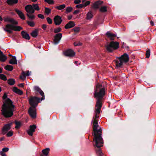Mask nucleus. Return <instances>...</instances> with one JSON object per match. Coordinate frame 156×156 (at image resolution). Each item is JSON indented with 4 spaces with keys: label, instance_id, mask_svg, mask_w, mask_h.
Instances as JSON below:
<instances>
[{
    "label": "nucleus",
    "instance_id": "obj_1",
    "mask_svg": "<svg viewBox=\"0 0 156 156\" xmlns=\"http://www.w3.org/2000/svg\"><path fill=\"white\" fill-rule=\"evenodd\" d=\"M105 87L100 84L97 85L94 93V97L97 101L95 106L94 115L92 120L93 133V141L95 145L98 148L103 146V141L101 137L102 131L101 128L98 125V119L100 116L102 106V100L105 94Z\"/></svg>",
    "mask_w": 156,
    "mask_h": 156
},
{
    "label": "nucleus",
    "instance_id": "obj_2",
    "mask_svg": "<svg viewBox=\"0 0 156 156\" xmlns=\"http://www.w3.org/2000/svg\"><path fill=\"white\" fill-rule=\"evenodd\" d=\"M15 106L13 102L9 98L6 99L4 102L2 110V115L5 118L12 117L13 114Z\"/></svg>",
    "mask_w": 156,
    "mask_h": 156
},
{
    "label": "nucleus",
    "instance_id": "obj_3",
    "mask_svg": "<svg viewBox=\"0 0 156 156\" xmlns=\"http://www.w3.org/2000/svg\"><path fill=\"white\" fill-rule=\"evenodd\" d=\"M129 60L128 55L125 53L121 56L117 57V60L115 61L116 66L118 67H122L124 64L127 63Z\"/></svg>",
    "mask_w": 156,
    "mask_h": 156
},
{
    "label": "nucleus",
    "instance_id": "obj_4",
    "mask_svg": "<svg viewBox=\"0 0 156 156\" xmlns=\"http://www.w3.org/2000/svg\"><path fill=\"white\" fill-rule=\"evenodd\" d=\"M13 24H8L6 25L4 30L9 33L12 34V30L15 31H20L23 29L22 27H21L14 26Z\"/></svg>",
    "mask_w": 156,
    "mask_h": 156
},
{
    "label": "nucleus",
    "instance_id": "obj_5",
    "mask_svg": "<svg viewBox=\"0 0 156 156\" xmlns=\"http://www.w3.org/2000/svg\"><path fill=\"white\" fill-rule=\"evenodd\" d=\"M25 9L27 12V15L29 18L31 20L34 19L35 16L33 14L34 12L35 11L32 6L30 5H27L25 7Z\"/></svg>",
    "mask_w": 156,
    "mask_h": 156
},
{
    "label": "nucleus",
    "instance_id": "obj_6",
    "mask_svg": "<svg viewBox=\"0 0 156 156\" xmlns=\"http://www.w3.org/2000/svg\"><path fill=\"white\" fill-rule=\"evenodd\" d=\"M107 50L111 52L117 49L119 47V43L117 42L112 41L105 46Z\"/></svg>",
    "mask_w": 156,
    "mask_h": 156
},
{
    "label": "nucleus",
    "instance_id": "obj_7",
    "mask_svg": "<svg viewBox=\"0 0 156 156\" xmlns=\"http://www.w3.org/2000/svg\"><path fill=\"white\" fill-rule=\"evenodd\" d=\"M30 105L31 106V107L36 108L38 104L41 101L39 98L35 97H31L29 99Z\"/></svg>",
    "mask_w": 156,
    "mask_h": 156
},
{
    "label": "nucleus",
    "instance_id": "obj_8",
    "mask_svg": "<svg viewBox=\"0 0 156 156\" xmlns=\"http://www.w3.org/2000/svg\"><path fill=\"white\" fill-rule=\"evenodd\" d=\"M28 112L31 117L34 119L36 116V108L33 107H30L28 110Z\"/></svg>",
    "mask_w": 156,
    "mask_h": 156
},
{
    "label": "nucleus",
    "instance_id": "obj_9",
    "mask_svg": "<svg viewBox=\"0 0 156 156\" xmlns=\"http://www.w3.org/2000/svg\"><path fill=\"white\" fill-rule=\"evenodd\" d=\"M64 55L66 56L73 57L75 56V52L72 49H68L64 52Z\"/></svg>",
    "mask_w": 156,
    "mask_h": 156
},
{
    "label": "nucleus",
    "instance_id": "obj_10",
    "mask_svg": "<svg viewBox=\"0 0 156 156\" xmlns=\"http://www.w3.org/2000/svg\"><path fill=\"white\" fill-rule=\"evenodd\" d=\"M36 128V126L35 125L30 126L29 129L27 131L28 134L31 136H32L33 133L35 131V129Z\"/></svg>",
    "mask_w": 156,
    "mask_h": 156
},
{
    "label": "nucleus",
    "instance_id": "obj_11",
    "mask_svg": "<svg viewBox=\"0 0 156 156\" xmlns=\"http://www.w3.org/2000/svg\"><path fill=\"white\" fill-rule=\"evenodd\" d=\"M3 20L5 22L10 23L12 24L16 25L18 24V22L17 21L15 20L13 18L8 16L4 17L3 18Z\"/></svg>",
    "mask_w": 156,
    "mask_h": 156
},
{
    "label": "nucleus",
    "instance_id": "obj_12",
    "mask_svg": "<svg viewBox=\"0 0 156 156\" xmlns=\"http://www.w3.org/2000/svg\"><path fill=\"white\" fill-rule=\"evenodd\" d=\"M54 21L55 24L56 25H59L61 23L62 20L61 17L57 15L54 17Z\"/></svg>",
    "mask_w": 156,
    "mask_h": 156
},
{
    "label": "nucleus",
    "instance_id": "obj_13",
    "mask_svg": "<svg viewBox=\"0 0 156 156\" xmlns=\"http://www.w3.org/2000/svg\"><path fill=\"white\" fill-rule=\"evenodd\" d=\"M12 124V123L8 124L5 125L3 128L2 129V133L3 135L5 134L11 128V126Z\"/></svg>",
    "mask_w": 156,
    "mask_h": 156
},
{
    "label": "nucleus",
    "instance_id": "obj_14",
    "mask_svg": "<svg viewBox=\"0 0 156 156\" xmlns=\"http://www.w3.org/2000/svg\"><path fill=\"white\" fill-rule=\"evenodd\" d=\"M62 37V33H58L56 34L54 36V42L55 44H57L59 41Z\"/></svg>",
    "mask_w": 156,
    "mask_h": 156
},
{
    "label": "nucleus",
    "instance_id": "obj_15",
    "mask_svg": "<svg viewBox=\"0 0 156 156\" xmlns=\"http://www.w3.org/2000/svg\"><path fill=\"white\" fill-rule=\"evenodd\" d=\"M30 75V73L29 71H27L26 72L23 71L20 76V78L21 80H24L25 79L26 76H28Z\"/></svg>",
    "mask_w": 156,
    "mask_h": 156
},
{
    "label": "nucleus",
    "instance_id": "obj_16",
    "mask_svg": "<svg viewBox=\"0 0 156 156\" xmlns=\"http://www.w3.org/2000/svg\"><path fill=\"white\" fill-rule=\"evenodd\" d=\"M15 11L19 15L21 19L23 20H25V17L24 16V15L21 11L20 10L17 9H15Z\"/></svg>",
    "mask_w": 156,
    "mask_h": 156
},
{
    "label": "nucleus",
    "instance_id": "obj_17",
    "mask_svg": "<svg viewBox=\"0 0 156 156\" xmlns=\"http://www.w3.org/2000/svg\"><path fill=\"white\" fill-rule=\"evenodd\" d=\"M75 25V23L73 21H69L65 26L64 27L66 29H69L73 27Z\"/></svg>",
    "mask_w": 156,
    "mask_h": 156
},
{
    "label": "nucleus",
    "instance_id": "obj_18",
    "mask_svg": "<svg viewBox=\"0 0 156 156\" xmlns=\"http://www.w3.org/2000/svg\"><path fill=\"white\" fill-rule=\"evenodd\" d=\"M103 3V2L101 1H97L93 4V7L95 9H98L99 8L100 5Z\"/></svg>",
    "mask_w": 156,
    "mask_h": 156
},
{
    "label": "nucleus",
    "instance_id": "obj_19",
    "mask_svg": "<svg viewBox=\"0 0 156 156\" xmlns=\"http://www.w3.org/2000/svg\"><path fill=\"white\" fill-rule=\"evenodd\" d=\"M106 34L111 40H114V38L116 37L115 34L111 33L109 32H107Z\"/></svg>",
    "mask_w": 156,
    "mask_h": 156
},
{
    "label": "nucleus",
    "instance_id": "obj_20",
    "mask_svg": "<svg viewBox=\"0 0 156 156\" xmlns=\"http://www.w3.org/2000/svg\"><path fill=\"white\" fill-rule=\"evenodd\" d=\"M12 90L14 92L19 95H22L23 94V92L22 90L17 88L16 87H13L12 89Z\"/></svg>",
    "mask_w": 156,
    "mask_h": 156
},
{
    "label": "nucleus",
    "instance_id": "obj_21",
    "mask_svg": "<svg viewBox=\"0 0 156 156\" xmlns=\"http://www.w3.org/2000/svg\"><path fill=\"white\" fill-rule=\"evenodd\" d=\"M21 34L23 38L28 40H29L30 39L29 35L27 32L23 31L21 32Z\"/></svg>",
    "mask_w": 156,
    "mask_h": 156
},
{
    "label": "nucleus",
    "instance_id": "obj_22",
    "mask_svg": "<svg viewBox=\"0 0 156 156\" xmlns=\"http://www.w3.org/2000/svg\"><path fill=\"white\" fill-rule=\"evenodd\" d=\"M9 63L11 64H16L17 61L15 56H12V58L9 61Z\"/></svg>",
    "mask_w": 156,
    "mask_h": 156
},
{
    "label": "nucleus",
    "instance_id": "obj_23",
    "mask_svg": "<svg viewBox=\"0 0 156 156\" xmlns=\"http://www.w3.org/2000/svg\"><path fill=\"white\" fill-rule=\"evenodd\" d=\"M7 58V57L4 54L3 52L0 55V61L2 62H5Z\"/></svg>",
    "mask_w": 156,
    "mask_h": 156
},
{
    "label": "nucleus",
    "instance_id": "obj_24",
    "mask_svg": "<svg viewBox=\"0 0 156 156\" xmlns=\"http://www.w3.org/2000/svg\"><path fill=\"white\" fill-rule=\"evenodd\" d=\"M7 3L9 5L16 4L18 2V0H7Z\"/></svg>",
    "mask_w": 156,
    "mask_h": 156
},
{
    "label": "nucleus",
    "instance_id": "obj_25",
    "mask_svg": "<svg viewBox=\"0 0 156 156\" xmlns=\"http://www.w3.org/2000/svg\"><path fill=\"white\" fill-rule=\"evenodd\" d=\"M38 30H36L32 31L30 34L32 37H36L38 35Z\"/></svg>",
    "mask_w": 156,
    "mask_h": 156
},
{
    "label": "nucleus",
    "instance_id": "obj_26",
    "mask_svg": "<svg viewBox=\"0 0 156 156\" xmlns=\"http://www.w3.org/2000/svg\"><path fill=\"white\" fill-rule=\"evenodd\" d=\"M66 7L65 4H62L56 6L55 8L58 10H62L65 8Z\"/></svg>",
    "mask_w": 156,
    "mask_h": 156
},
{
    "label": "nucleus",
    "instance_id": "obj_27",
    "mask_svg": "<svg viewBox=\"0 0 156 156\" xmlns=\"http://www.w3.org/2000/svg\"><path fill=\"white\" fill-rule=\"evenodd\" d=\"M4 68L6 70L9 71H11L13 70V67L12 66L7 65Z\"/></svg>",
    "mask_w": 156,
    "mask_h": 156
},
{
    "label": "nucleus",
    "instance_id": "obj_28",
    "mask_svg": "<svg viewBox=\"0 0 156 156\" xmlns=\"http://www.w3.org/2000/svg\"><path fill=\"white\" fill-rule=\"evenodd\" d=\"M32 6L33 9H34V10H35L36 11H39L40 10V8L39 7L38 5L37 4H33L32 5Z\"/></svg>",
    "mask_w": 156,
    "mask_h": 156
},
{
    "label": "nucleus",
    "instance_id": "obj_29",
    "mask_svg": "<svg viewBox=\"0 0 156 156\" xmlns=\"http://www.w3.org/2000/svg\"><path fill=\"white\" fill-rule=\"evenodd\" d=\"M93 17V15L91 12H89L87 15L86 19L87 20H90Z\"/></svg>",
    "mask_w": 156,
    "mask_h": 156
},
{
    "label": "nucleus",
    "instance_id": "obj_30",
    "mask_svg": "<svg viewBox=\"0 0 156 156\" xmlns=\"http://www.w3.org/2000/svg\"><path fill=\"white\" fill-rule=\"evenodd\" d=\"M14 122L16 125L15 128L16 129L20 128L21 126V122L20 121H15Z\"/></svg>",
    "mask_w": 156,
    "mask_h": 156
},
{
    "label": "nucleus",
    "instance_id": "obj_31",
    "mask_svg": "<svg viewBox=\"0 0 156 156\" xmlns=\"http://www.w3.org/2000/svg\"><path fill=\"white\" fill-rule=\"evenodd\" d=\"M15 83V80L13 79H9L8 81V83L10 85H13Z\"/></svg>",
    "mask_w": 156,
    "mask_h": 156
},
{
    "label": "nucleus",
    "instance_id": "obj_32",
    "mask_svg": "<svg viewBox=\"0 0 156 156\" xmlns=\"http://www.w3.org/2000/svg\"><path fill=\"white\" fill-rule=\"evenodd\" d=\"M51 12V9L49 8L46 7L45 8L44 13L47 15H48Z\"/></svg>",
    "mask_w": 156,
    "mask_h": 156
},
{
    "label": "nucleus",
    "instance_id": "obj_33",
    "mask_svg": "<svg viewBox=\"0 0 156 156\" xmlns=\"http://www.w3.org/2000/svg\"><path fill=\"white\" fill-rule=\"evenodd\" d=\"M99 10L101 12H105L107 11V7L106 6H103L101 7Z\"/></svg>",
    "mask_w": 156,
    "mask_h": 156
},
{
    "label": "nucleus",
    "instance_id": "obj_34",
    "mask_svg": "<svg viewBox=\"0 0 156 156\" xmlns=\"http://www.w3.org/2000/svg\"><path fill=\"white\" fill-rule=\"evenodd\" d=\"M96 152L98 156H104V155L102 153L101 149L96 150Z\"/></svg>",
    "mask_w": 156,
    "mask_h": 156
},
{
    "label": "nucleus",
    "instance_id": "obj_35",
    "mask_svg": "<svg viewBox=\"0 0 156 156\" xmlns=\"http://www.w3.org/2000/svg\"><path fill=\"white\" fill-rule=\"evenodd\" d=\"M146 57L147 58H149L150 55V49H148L146 51Z\"/></svg>",
    "mask_w": 156,
    "mask_h": 156
},
{
    "label": "nucleus",
    "instance_id": "obj_36",
    "mask_svg": "<svg viewBox=\"0 0 156 156\" xmlns=\"http://www.w3.org/2000/svg\"><path fill=\"white\" fill-rule=\"evenodd\" d=\"M0 79L4 81L7 80L6 76L3 74H0Z\"/></svg>",
    "mask_w": 156,
    "mask_h": 156
},
{
    "label": "nucleus",
    "instance_id": "obj_37",
    "mask_svg": "<svg viewBox=\"0 0 156 156\" xmlns=\"http://www.w3.org/2000/svg\"><path fill=\"white\" fill-rule=\"evenodd\" d=\"M27 23L31 27H33L35 25V23L33 21H27Z\"/></svg>",
    "mask_w": 156,
    "mask_h": 156
},
{
    "label": "nucleus",
    "instance_id": "obj_38",
    "mask_svg": "<svg viewBox=\"0 0 156 156\" xmlns=\"http://www.w3.org/2000/svg\"><path fill=\"white\" fill-rule=\"evenodd\" d=\"M39 93L42 96V98L40 99L41 101L42 100H44V95L43 92L41 90Z\"/></svg>",
    "mask_w": 156,
    "mask_h": 156
},
{
    "label": "nucleus",
    "instance_id": "obj_39",
    "mask_svg": "<svg viewBox=\"0 0 156 156\" xmlns=\"http://www.w3.org/2000/svg\"><path fill=\"white\" fill-rule=\"evenodd\" d=\"M72 30L75 32L77 33L79 32L80 30L79 27H75L73 28Z\"/></svg>",
    "mask_w": 156,
    "mask_h": 156
},
{
    "label": "nucleus",
    "instance_id": "obj_40",
    "mask_svg": "<svg viewBox=\"0 0 156 156\" xmlns=\"http://www.w3.org/2000/svg\"><path fill=\"white\" fill-rule=\"evenodd\" d=\"M73 8L70 6L67 7L66 9V11L67 12H69L72 11Z\"/></svg>",
    "mask_w": 156,
    "mask_h": 156
},
{
    "label": "nucleus",
    "instance_id": "obj_41",
    "mask_svg": "<svg viewBox=\"0 0 156 156\" xmlns=\"http://www.w3.org/2000/svg\"><path fill=\"white\" fill-rule=\"evenodd\" d=\"M13 134V132L12 131H9L6 134V136L8 137L12 136Z\"/></svg>",
    "mask_w": 156,
    "mask_h": 156
},
{
    "label": "nucleus",
    "instance_id": "obj_42",
    "mask_svg": "<svg viewBox=\"0 0 156 156\" xmlns=\"http://www.w3.org/2000/svg\"><path fill=\"white\" fill-rule=\"evenodd\" d=\"M61 30L62 29L61 28L58 27L54 29V32L55 33H58L61 31Z\"/></svg>",
    "mask_w": 156,
    "mask_h": 156
},
{
    "label": "nucleus",
    "instance_id": "obj_43",
    "mask_svg": "<svg viewBox=\"0 0 156 156\" xmlns=\"http://www.w3.org/2000/svg\"><path fill=\"white\" fill-rule=\"evenodd\" d=\"M82 45V43L80 42H75L74 43V45L75 46H80Z\"/></svg>",
    "mask_w": 156,
    "mask_h": 156
},
{
    "label": "nucleus",
    "instance_id": "obj_44",
    "mask_svg": "<svg viewBox=\"0 0 156 156\" xmlns=\"http://www.w3.org/2000/svg\"><path fill=\"white\" fill-rule=\"evenodd\" d=\"M34 90L38 92H40L41 90L40 88L38 86H34Z\"/></svg>",
    "mask_w": 156,
    "mask_h": 156
},
{
    "label": "nucleus",
    "instance_id": "obj_45",
    "mask_svg": "<svg viewBox=\"0 0 156 156\" xmlns=\"http://www.w3.org/2000/svg\"><path fill=\"white\" fill-rule=\"evenodd\" d=\"M44 1L49 4H53L54 3L53 0H44Z\"/></svg>",
    "mask_w": 156,
    "mask_h": 156
},
{
    "label": "nucleus",
    "instance_id": "obj_46",
    "mask_svg": "<svg viewBox=\"0 0 156 156\" xmlns=\"http://www.w3.org/2000/svg\"><path fill=\"white\" fill-rule=\"evenodd\" d=\"M90 1H87L86 2L83 4V7H85L89 5L90 4Z\"/></svg>",
    "mask_w": 156,
    "mask_h": 156
},
{
    "label": "nucleus",
    "instance_id": "obj_47",
    "mask_svg": "<svg viewBox=\"0 0 156 156\" xmlns=\"http://www.w3.org/2000/svg\"><path fill=\"white\" fill-rule=\"evenodd\" d=\"M47 20L48 23L49 24H51L52 23V20L50 17H48L47 18Z\"/></svg>",
    "mask_w": 156,
    "mask_h": 156
},
{
    "label": "nucleus",
    "instance_id": "obj_48",
    "mask_svg": "<svg viewBox=\"0 0 156 156\" xmlns=\"http://www.w3.org/2000/svg\"><path fill=\"white\" fill-rule=\"evenodd\" d=\"M37 16L38 18H41L42 19H44V16L41 14H39L37 15Z\"/></svg>",
    "mask_w": 156,
    "mask_h": 156
},
{
    "label": "nucleus",
    "instance_id": "obj_49",
    "mask_svg": "<svg viewBox=\"0 0 156 156\" xmlns=\"http://www.w3.org/2000/svg\"><path fill=\"white\" fill-rule=\"evenodd\" d=\"M76 7V8L79 9L82 8L83 7V4L77 5Z\"/></svg>",
    "mask_w": 156,
    "mask_h": 156
},
{
    "label": "nucleus",
    "instance_id": "obj_50",
    "mask_svg": "<svg viewBox=\"0 0 156 156\" xmlns=\"http://www.w3.org/2000/svg\"><path fill=\"white\" fill-rule=\"evenodd\" d=\"M81 2V0H74V3L75 4H78L80 3Z\"/></svg>",
    "mask_w": 156,
    "mask_h": 156
},
{
    "label": "nucleus",
    "instance_id": "obj_51",
    "mask_svg": "<svg viewBox=\"0 0 156 156\" xmlns=\"http://www.w3.org/2000/svg\"><path fill=\"white\" fill-rule=\"evenodd\" d=\"M42 28L44 30H46L47 28V25L46 24H43L42 26Z\"/></svg>",
    "mask_w": 156,
    "mask_h": 156
},
{
    "label": "nucleus",
    "instance_id": "obj_52",
    "mask_svg": "<svg viewBox=\"0 0 156 156\" xmlns=\"http://www.w3.org/2000/svg\"><path fill=\"white\" fill-rule=\"evenodd\" d=\"M79 12V10H75L73 12V14H78Z\"/></svg>",
    "mask_w": 156,
    "mask_h": 156
},
{
    "label": "nucleus",
    "instance_id": "obj_53",
    "mask_svg": "<svg viewBox=\"0 0 156 156\" xmlns=\"http://www.w3.org/2000/svg\"><path fill=\"white\" fill-rule=\"evenodd\" d=\"M0 155L2 156H7L5 153H4L2 152H1L0 153Z\"/></svg>",
    "mask_w": 156,
    "mask_h": 156
},
{
    "label": "nucleus",
    "instance_id": "obj_54",
    "mask_svg": "<svg viewBox=\"0 0 156 156\" xmlns=\"http://www.w3.org/2000/svg\"><path fill=\"white\" fill-rule=\"evenodd\" d=\"M72 17V15H69L67 17V18L69 20H70Z\"/></svg>",
    "mask_w": 156,
    "mask_h": 156
},
{
    "label": "nucleus",
    "instance_id": "obj_55",
    "mask_svg": "<svg viewBox=\"0 0 156 156\" xmlns=\"http://www.w3.org/2000/svg\"><path fill=\"white\" fill-rule=\"evenodd\" d=\"M7 96L6 94H5L3 96V99H5L6 98H7Z\"/></svg>",
    "mask_w": 156,
    "mask_h": 156
},
{
    "label": "nucleus",
    "instance_id": "obj_56",
    "mask_svg": "<svg viewBox=\"0 0 156 156\" xmlns=\"http://www.w3.org/2000/svg\"><path fill=\"white\" fill-rule=\"evenodd\" d=\"M19 86L20 87H24L23 83H20L19 85Z\"/></svg>",
    "mask_w": 156,
    "mask_h": 156
},
{
    "label": "nucleus",
    "instance_id": "obj_57",
    "mask_svg": "<svg viewBox=\"0 0 156 156\" xmlns=\"http://www.w3.org/2000/svg\"><path fill=\"white\" fill-rule=\"evenodd\" d=\"M150 23L152 26H153L154 25V22L152 20L150 21Z\"/></svg>",
    "mask_w": 156,
    "mask_h": 156
},
{
    "label": "nucleus",
    "instance_id": "obj_58",
    "mask_svg": "<svg viewBox=\"0 0 156 156\" xmlns=\"http://www.w3.org/2000/svg\"><path fill=\"white\" fill-rule=\"evenodd\" d=\"M4 137H1L0 138V141H2V140H4Z\"/></svg>",
    "mask_w": 156,
    "mask_h": 156
},
{
    "label": "nucleus",
    "instance_id": "obj_59",
    "mask_svg": "<svg viewBox=\"0 0 156 156\" xmlns=\"http://www.w3.org/2000/svg\"><path fill=\"white\" fill-rule=\"evenodd\" d=\"M2 69L1 68H0V73H2Z\"/></svg>",
    "mask_w": 156,
    "mask_h": 156
},
{
    "label": "nucleus",
    "instance_id": "obj_60",
    "mask_svg": "<svg viewBox=\"0 0 156 156\" xmlns=\"http://www.w3.org/2000/svg\"><path fill=\"white\" fill-rule=\"evenodd\" d=\"M86 0H82V3H83V4L84 3V2H85V1H86Z\"/></svg>",
    "mask_w": 156,
    "mask_h": 156
},
{
    "label": "nucleus",
    "instance_id": "obj_61",
    "mask_svg": "<svg viewBox=\"0 0 156 156\" xmlns=\"http://www.w3.org/2000/svg\"><path fill=\"white\" fill-rule=\"evenodd\" d=\"M33 2H36L37 1V0H31Z\"/></svg>",
    "mask_w": 156,
    "mask_h": 156
},
{
    "label": "nucleus",
    "instance_id": "obj_62",
    "mask_svg": "<svg viewBox=\"0 0 156 156\" xmlns=\"http://www.w3.org/2000/svg\"><path fill=\"white\" fill-rule=\"evenodd\" d=\"M77 62H78L77 61H75V64H77Z\"/></svg>",
    "mask_w": 156,
    "mask_h": 156
},
{
    "label": "nucleus",
    "instance_id": "obj_63",
    "mask_svg": "<svg viewBox=\"0 0 156 156\" xmlns=\"http://www.w3.org/2000/svg\"><path fill=\"white\" fill-rule=\"evenodd\" d=\"M2 52L0 50V55L2 54Z\"/></svg>",
    "mask_w": 156,
    "mask_h": 156
},
{
    "label": "nucleus",
    "instance_id": "obj_64",
    "mask_svg": "<svg viewBox=\"0 0 156 156\" xmlns=\"http://www.w3.org/2000/svg\"><path fill=\"white\" fill-rule=\"evenodd\" d=\"M1 90H2L1 88L0 87V92L1 91Z\"/></svg>",
    "mask_w": 156,
    "mask_h": 156
}]
</instances>
